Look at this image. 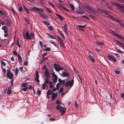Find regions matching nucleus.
Returning a JSON list of instances; mask_svg holds the SVG:
<instances>
[{
    "instance_id": "44",
    "label": "nucleus",
    "mask_w": 124,
    "mask_h": 124,
    "mask_svg": "<svg viewBox=\"0 0 124 124\" xmlns=\"http://www.w3.org/2000/svg\"><path fill=\"white\" fill-rule=\"evenodd\" d=\"M48 29L52 31L53 29L54 28L52 26H49V27H48Z\"/></svg>"
},
{
    "instance_id": "24",
    "label": "nucleus",
    "mask_w": 124,
    "mask_h": 124,
    "mask_svg": "<svg viewBox=\"0 0 124 124\" xmlns=\"http://www.w3.org/2000/svg\"><path fill=\"white\" fill-rule=\"evenodd\" d=\"M18 59L20 63H22V60L21 58V56L19 54L18 55Z\"/></svg>"
},
{
    "instance_id": "8",
    "label": "nucleus",
    "mask_w": 124,
    "mask_h": 124,
    "mask_svg": "<svg viewBox=\"0 0 124 124\" xmlns=\"http://www.w3.org/2000/svg\"><path fill=\"white\" fill-rule=\"evenodd\" d=\"M6 75L7 77L10 79H12L13 78V74L10 71L7 72Z\"/></svg>"
},
{
    "instance_id": "43",
    "label": "nucleus",
    "mask_w": 124,
    "mask_h": 124,
    "mask_svg": "<svg viewBox=\"0 0 124 124\" xmlns=\"http://www.w3.org/2000/svg\"><path fill=\"white\" fill-rule=\"evenodd\" d=\"M103 13L107 15H108V16H110V15H109L108 13V12H107V11H106L105 10L104 11V12Z\"/></svg>"
},
{
    "instance_id": "23",
    "label": "nucleus",
    "mask_w": 124,
    "mask_h": 124,
    "mask_svg": "<svg viewBox=\"0 0 124 124\" xmlns=\"http://www.w3.org/2000/svg\"><path fill=\"white\" fill-rule=\"evenodd\" d=\"M77 12L78 13L80 14H82L83 13V11L81 8H79L78 10L77 11Z\"/></svg>"
},
{
    "instance_id": "59",
    "label": "nucleus",
    "mask_w": 124,
    "mask_h": 124,
    "mask_svg": "<svg viewBox=\"0 0 124 124\" xmlns=\"http://www.w3.org/2000/svg\"><path fill=\"white\" fill-rule=\"evenodd\" d=\"M46 69H48L47 68H46V65H44L42 68V70H46Z\"/></svg>"
},
{
    "instance_id": "48",
    "label": "nucleus",
    "mask_w": 124,
    "mask_h": 124,
    "mask_svg": "<svg viewBox=\"0 0 124 124\" xmlns=\"http://www.w3.org/2000/svg\"><path fill=\"white\" fill-rule=\"evenodd\" d=\"M111 32L112 33H113L115 35L116 37H117V35H118V34H117V33H115L114 31H111Z\"/></svg>"
},
{
    "instance_id": "17",
    "label": "nucleus",
    "mask_w": 124,
    "mask_h": 124,
    "mask_svg": "<svg viewBox=\"0 0 124 124\" xmlns=\"http://www.w3.org/2000/svg\"><path fill=\"white\" fill-rule=\"evenodd\" d=\"M46 34L48 35L47 37L50 38H51L52 39H55V37L54 36L52 35L46 33Z\"/></svg>"
},
{
    "instance_id": "41",
    "label": "nucleus",
    "mask_w": 124,
    "mask_h": 124,
    "mask_svg": "<svg viewBox=\"0 0 124 124\" xmlns=\"http://www.w3.org/2000/svg\"><path fill=\"white\" fill-rule=\"evenodd\" d=\"M28 89V87L27 86H25L23 88V90L24 92H25Z\"/></svg>"
},
{
    "instance_id": "40",
    "label": "nucleus",
    "mask_w": 124,
    "mask_h": 124,
    "mask_svg": "<svg viewBox=\"0 0 124 124\" xmlns=\"http://www.w3.org/2000/svg\"><path fill=\"white\" fill-rule=\"evenodd\" d=\"M96 44H99V45H102L104 44L103 43H102V42H99V41H96Z\"/></svg>"
},
{
    "instance_id": "1",
    "label": "nucleus",
    "mask_w": 124,
    "mask_h": 124,
    "mask_svg": "<svg viewBox=\"0 0 124 124\" xmlns=\"http://www.w3.org/2000/svg\"><path fill=\"white\" fill-rule=\"evenodd\" d=\"M29 10L31 11H36L38 12L40 16L44 18L45 19L47 17V16L45 13L43 9L41 8H39L37 7H34L32 8H30Z\"/></svg>"
},
{
    "instance_id": "22",
    "label": "nucleus",
    "mask_w": 124,
    "mask_h": 124,
    "mask_svg": "<svg viewBox=\"0 0 124 124\" xmlns=\"http://www.w3.org/2000/svg\"><path fill=\"white\" fill-rule=\"evenodd\" d=\"M63 28L64 29V32L67 34V31L68 30V29L67 27V25L65 23L64 24Z\"/></svg>"
},
{
    "instance_id": "14",
    "label": "nucleus",
    "mask_w": 124,
    "mask_h": 124,
    "mask_svg": "<svg viewBox=\"0 0 124 124\" xmlns=\"http://www.w3.org/2000/svg\"><path fill=\"white\" fill-rule=\"evenodd\" d=\"M120 7H119V9H118L121 12L124 13V6L121 5Z\"/></svg>"
},
{
    "instance_id": "18",
    "label": "nucleus",
    "mask_w": 124,
    "mask_h": 124,
    "mask_svg": "<svg viewBox=\"0 0 124 124\" xmlns=\"http://www.w3.org/2000/svg\"><path fill=\"white\" fill-rule=\"evenodd\" d=\"M115 42L119 46L121 47L123 43H122L117 40H115Z\"/></svg>"
},
{
    "instance_id": "61",
    "label": "nucleus",
    "mask_w": 124,
    "mask_h": 124,
    "mask_svg": "<svg viewBox=\"0 0 124 124\" xmlns=\"http://www.w3.org/2000/svg\"><path fill=\"white\" fill-rule=\"evenodd\" d=\"M115 72L117 74H118L120 73V72L119 70H116L115 71Z\"/></svg>"
},
{
    "instance_id": "4",
    "label": "nucleus",
    "mask_w": 124,
    "mask_h": 124,
    "mask_svg": "<svg viewBox=\"0 0 124 124\" xmlns=\"http://www.w3.org/2000/svg\"><path fill=\"white\" fill-rule=\"evenodd\" d=\"M54 66L55 70L58 72H59L60 70H62V68L61 67L59 64H56L55 63L54 64Z\"/></svg>"
},
{
    "instance_id": "37",
    "label": "nucleus",
    "mask_w": 124,
    "mask_h": 124,
    "mask_svg": "<svg viewBox=\"0 0 124 124\" xmlns=\"http://www.w3.org/2000/svg\"><path fill=\"white\" fill-rule=\"evenodd\" d=\"M70 6L71 9L72 10H74V8L73 5L72 4H70Z\"/></svg>"
},
{
    "instance_id": "38",
    "label": "nucleus",
    "mask_w": 124,
    "mask_h": 124,
    "mask_svg": "<svg viewBox=\"0 0 124 124\" xmlns=\"http://www.w3.org/2000/svg\"><path fill=\"white\" fill-rule=\"evenodd\" d=\"M51 92L50 90H49L47 92V95H50L51 94Z\"/></svg>"
},
{
    "instance_id": "27",
    "label": "nucleus",
    "mask_w": 124,
    "mask_h": 124,
    "mask_svg": "<svg viewBox=\"0 0 124 124\" xmlns=\"http://www.w3.org/2000/svg\"><path fill=\"white\" fill-rule=\"evenodd\" d=\"M11 88H10V87H8L7 89V93L8 94L10 95L11 94Z\"/></svg>"
},
{
    "instance_id": "19",
    "label": "nucleus",
    "mask_w": 124,
    "mask_h": 124,
    "mask_svg": "<svg viewBox=\"0 0 124 124\" xmlns=\"http://www.w3.org/2000/svg\"><path fill=\"white\" fill-rule=\"evenodd\" d=\"M7 24L8 26H9L11 25V22L10 19L9 18H7Z\"/></svg>"
},
{
    "instance_id": "29",
    "label": "nucleus",
    "mask_w": 124,
    "mask_h": 124,
    "mask_svg": "<svg viewBox=\"0 0 124 124\" xmlns=\"http://www.w3.org/2000/svg\"><path fill=\"white\" fill-rule=\"evenodd\" d=\"M1 67L2 68H3V67L2 65H3V66H5L6 65V63L2 61H1Z\"/></svg>"
},
{
    "instance_id": "34",
    "label": "nucleus",
    "mask_w": 124,
    "mask_h": 124,
    "mask_svg": "<svg viewBox=\"0 0 124 124\" xmlns=\"http://www.w3.org/2000/svg\"><path fill=\"white\" fill-rule=\"evenodd\" d=\"M49 78H46L45 79V81L44 82V83L46 84L48 83H49V79H48Z\"/></svg>"
},
{
    "instance_id": "11",
    "label": "nucleus",
    "mask_w": 124,
    "mask_h": 124,
    "mask_svg": "<svg viewBox=\"0 0 124 124\" xmlns=\"http://www.w3.org/2000/svg\"><path fill=\"white\" fill-rule=\"evenodd\" d=\"M111 3L112 4L111 5H115L117 7V8L118 9H119V7H120V6H121V4H120V3H118L116 2H115L113 1H111Z\"/></svg>"
},
{
    "instance_id": "32",
    "label": "nucleus",
    "mask_w": 124,
    "mask_h": 124,
    "mask_svg": "<svg viewBox=\"0 0 124 124\" xmlns=\"http://www.w3.org/2000/svg\"><path fill=\"white\" fill-rule=\"evenodd\" d=\"M42 22L47 25H50V23L46 21H43Z\"/></svg>"
},
{
    "instance_id": "46",
    "label": "nucleus",
    "mask_w": 124,
    "mask_h": 124,
    "mask_svg": "<svg viewBox=\"0 0 124 124\" xmlns=\"http://www.w3.org/2000/svg\"><path fill=\"white\" fill-rule=\"evenodd\" d=\"M13 53L15 55L17 56V55L18 54L17 52H16V51L15 50H14L13 51Z\"/></svg>"
},
{
    "instance_id": "2",
    "label": "nucleus",
    "mask_w": 124,
    "mask_h": 124,
    "mask_svg": "<svg viewBox=\"0 0 124 124\" xmlns=\"http://www.w3.org/2000/svg\"><path fill=\"white\" fill-rule=\"evenodd\" d=\"M23 37L27 39H31L34 38V34L33 33H31L30 34L29 31H27L24 35V32H23Z\"/></svg>"
},
{
    "instance_id": "39",
    "label": "nucleus",
    "mask_w": 124,
    "mask_h": 124,
    "mask_svg": "<svg viewBox=\"0 0 124 124\" xmlns=\"http://www.w3.org/2000/svg\"><path fill=\"white\" fill-rule=\"evenodd\" d=\"M44 50L46 51H49L51 50L50 49L49 47H47L46 48H45Z\"/></svg>"
},
{
    "instance_id": "16",
    "label": "nucleus",
    "mask_w": 124,
    "mask_h": 124,
    "mask_svg": "<svg viewBox=\"0 0 124 124\" xmlns=\"http://www.w3.org/2000/svg\"><path fill=\"white\" fill-rule=\"evenodd\" d=\"M0 13L2 15H3L4 17L7 16L6 12L4 10H0Z\"/></svg>"
},
{
    "instance_id": "45",
    "label": "nucleus",
    "mask_w": 124,
    "mask_h": 124,
    "mask_svg": "<svg viewBox=\"0 0 124 124\" xmlns=\"http://www.w3.org/2000/svg\"><path fill=\"white\" fill-rule=\"evenodd\" d=\"M17 44L18 45V46L19 48H20L21 47V46L19 44L18 40H17V41L16 42Z\"/></svg>"
},
{
    "instance_id": "30",
    "label": "nucleus",
    "mask_w": 124,
    "mask_h": 124,
    "mask_svg": "<svg viewBox=\"0 0 124 124\" xmlns=\"http://www.w3.org/2000/svg\"><path fill=\"white\" fill-rule=\"evenodd\" d=\"M117 35V37H118L119 39H121L124 40V37L123 36H122L119 34L116 35Z\"/></svg>"
},
{
    "instance_id": "53",
    "label": "nucleus",
    "mask_w": 124,
    "mask_h": 124,
    "mask_svg": "<svg viewBox=\"0 0 124 124\" xmlns=\"http://www.w3.org/2000/svg\"><path fill=\"white\" fill-rule=\"evenodd\" d=\"M81 16L83 17L84 18H85L86 19H87L88 20H89V18L88 17H87L85 16Z\"/></svg>"
},
{
    "instance_id": "54",
    "label": "nucleus",
    "mask_w": 124,
    "mask_h": 124,
    "mask_svg": "<svg viewBox=\"0 0 124 124\" xmlns=\"http://www.w3.org/2000/svg\"><path fill=\"white\" fill-rule=\"evenodd\" d=\"M58 89V88H53L52 91V92H54L56 90H57Z\"/></svg>"
},
{
    "instance_id": "28",
    "label": "nucleus",
    "mask_w": 124,
    "mask_h": 124,
    "mask_svg": "<svg viewBox=\"0 0 124 124\" xmlns=\"http://www.w3.org/2000/svg\"><path fill=\"white\" fill-rule=\"evenodd\" d=\"M57 76H56L53 77V82L54 83H55L57 81Z\"/></svg>"
},
{
    "instance_id": "21",
    "label": "nucleus",
    "mask_w": 124,
    "mask_h": 124,
    "mask_svg": "<svg viewBox=\"0 0 124 124\" xmlns=\"http://www.w3.org/2000/svg\"><path fill=\"white\" fill-rule=\"evenodd\" d=\"M55 15L57 16L61 21H63L64 19L63 17L60 15L57 14H55Z\"/></svg>"
},
{
    "instance_id": "36",
    "label": "nucleus",
    "mask_w": 124,
    "mask_h": 124,
    "mask_svg": "<svg viewBox=\"0 0 124 124\" xmlns=\"http://www.w3.org/2000/svg\"><path fill=\"white\" fill-rule=\"evenodd\" d=\"M39 45L42 48L43 47V43L41 41H39Z\"/></svg>"
},
{
    "instance_id": "50",
    "label": "nucleus",
    "mask_w": 124,
    "mask_h": 124,
    "mask_svg": "<svg viewBox=\"0 0 124 124\" xmlns=\"http://www.w3.org/2000/svg\"><path fill=\"white\" fill-rule=\"evenodd\" d=\"M50 42L52 44H53V45H54L56 47H57L56 45L55 44L54 42H52L51 41H50Z\"/></svg>"
},
{
    "instance_id": "58",
    "label": "nucleus",
    "mask_w": 124,
    "mask_h": 124,
    "mask_svg": "<svg viewBox=\"0 0 124 124\" xmlns=\"http://www.w3.org/2000/svg\"><path fill=\"white\" fill-rule=\"evenodd\" d=\"M58 31L59 33L61 35H62L63 34L62 31L59 30L58 29Z\"/></svg>"
},
{
    "instance_id": "60",
    "label": "nucleus",
    "mask_w": 124,
    "mask_h": 124,
    "mask_svg": "<svg viewBox=\"0 0 124 124\" xmlns=\"http://www.w3.org/2000/svg\"><path fill=\"white\" fill-rule=\"evenodd\" d=\"M63 90V88L61 87L60 89L59 90V92L60 93H62V92Z\"/></svg>"
},
{
    "instance_id": "55",
    "label": "nucleus",
    "mask_w": 124,
    "mask_h": 124,
    "mask_svg": "<svg viewBox=\"0 0 124 124\" xmlns=\"http://www.w3.org/2000/svg\"><path fill=\"white\" fill-rule=\"evenodd\" d=\"M119 23V25L124 27V23Z\"/></svg>"
},
{
    "instance_id": "10",
    "label": "nucleus",
    "mask_w": 124,
    "mask_h": 124,
    "mask_svg": "<svg viewBox=\"0 0 124 124\" xmlns=\"http://www.w3.org/2000/svg\"><path fill=\"white\" fill-rule=\"evenodd\" d=\"M44 74L46 78H49L50 75L49 73V71L48 69H46V70H45L44 72Z\"/></svg>"
},
{
    "instance_id": "20",
    "label": "nucleus",
    "mask_w": 124,
    "mask_h": 124,
    "mask_svg": "<svg viewBox=\"0 0 124 124\" xmlns=\"http://www.w3.org/2000/svg\"><path fill=\"white\" fill-rule=\"evenodd\" d=\"M42 88L44 90H47L48 87L46 84L44 83L42 85Z\"/></svg>"
},
{
    "instance_id": "47",
    "label": "nucleus",
    "mask_w": 124,
    "mask_h": 124,
    "mask_svg": "<svg viewBox=\"0 0 124 124\" xmlns=\"http://www.w3.org/2000/svg\"><path fill=\"white\" fill-rule=\"evenodd\" d=\"M98 10L100 12L102 13H103L104 11L105 10H104L100 9V8H98Z\"/></svg>"
},
{
    "instance_id": "3",
    "label": "nucleus",
    "mask_w": 124,
    "mask_h": 124,
    "mask_svg": "<svg viewBox=\"0 0 124 124\" xmlns=\"http://www.w3.org/2000/svg\"><path fill=\"white\" fill-rule=\"evenodd\" d=\"M86 8L87 9L90 11L91 13H96V11L94 8L92 7L89 6L88 5H86L85 6Z\"/></svg>"
},
{
    "instance_id": "7",
    "label": "nucleus",
    "mask_w": 124,
    "mask_h": 124,
    "mask_svg": "<svg viewBox=\"0 0 124 124\" xmlns=\"http://www.w3.org/2000/svg\"><path fill=\"white\" fill-rule=\"evenodd\" d=\"M107 58L109 60H112L114 61L115 62L116 61V59L115 58L112 56L108 55L107 56Z\"/></svg>"
},
{
    "instance_id": "33",
    "label": "nucleus",
    "mask_w": 124,
    "mask_h": 124,
    "mask_svg": "<svg viewBox=\"0 0 124 124\" xmlns=\"http://www.w3.org/2000/svg\"><path fill=\"white\" fill-rule=\"evenodd\" d=\"M115 48L116 50L118 51V52L119 53H124L122 51H121L120 49L117 48L116 47H115Z\"/></svg>"
},
{
    "instance_id": "5",
    "label": "nucleus",
    "mask_w": 124,
    "mask_h": 124,
    "mask_svg": "<svg viewBox=\"0 0 124 124\" xmlns=\"http://www.w3.org/2000/svg\"><path fill=\"white\" fill-rule=\"evenodd\" d=\"M74 82L73 79H72L70 81L69 80L67 81L65 84V86L66 87H67L69 85H70L71 87L73 85Z\"/></svg>"
},
{
    "instance_id": "31",
    "label": "nucleus",
    "mask_w": 124,
    "mask_h": 124,
    "mask_svg": "<svg viewBox=\"0 0 124 124\" xmlns=\"http://www.w3.org/2000/svg\"><path fill=\"white\" fill-rule=\"evenodd\" d=\"M18 69L17 68H16L15 69V75L16 76H17L18 73Z\"/></svg>"
},
{
    "instance_id": "25",
    "label": "nucleus",
    "mask_w": 124,
    "mask_h": 124,
    "mask_svg": "<svg viewBox=\"0 0 124 124\" xmlns=\"http://www.w3.org/2000/svg\"><path fill=\"white\" fill-rule=\"evenodd\" d=\"M58 7L61 8L65 10H68V9L66 8L65 7H64L62 6L61 5H59L58 6Z\"/></svg>"
},
{
    "instance_id": "49",
    "label": "nucleus",
    "mask_w": 124,
    "mask_h": 124,
    "mask_svg": "<svg viewBox=\"0 0 124 124\" xmlns=\"http://www.w3.org/2000/svg\"><path fill=\"white\" fill-rule=\"evenodd\" d=\"M52 75L53 77L57 76L55 73L54 72H52Z\"/></svg>"
},
{
    "instance_id": "51",
    "label": "nucleus",
    "mask_w": 124,
    "mask_h": 124,
    "mask_svg": "<svg viewBox=\"0 0 124 124\" xmlns=\"http://www.w3.org/2000/svg\"><path fill=\"white\" fill-rule=\"evenodd\" d=\"M55 119L54 118H53L52 117H51L49 119V120L51 121H55Z\"/></svg>"
},
{
    "instance_id": "52",
    "label": "nucleus",
    "mask_w": 124,
    "mask_h": 124,
    "mask_svg": "<svg viewBox=\"0 0 124 124\" xmlns=\"http://www.w3.org/2000/svg\"><path fill=\"white\" fill-rule=\"evenodd\" d=\"M45 9L46 10H47V11L49 12L50 13H51L52 12L50 10L48 9V8L47 7H46L45 8Z\"/></svg>"
},
{
    "instance_id": "12",
    "label": "nucleus",
    "mask_w": 124,
    "mask_h": 124,
    "mask_svg": "<svg viewBox=\"0 0 124 124\" xmlns=\"http://www.w3.org/2000/svg\"><path fill=\"white\" fill-rule=\"evenodd\" d=\"M62 73L61 76L64 77L70 76V74L68 72H66L65 71L62 72Z\"/></svg>"
},
{
    "instance_id": "13",
    "label": "nucleus",
    "mask_w": 124,
    "mask_h": 124,
    "mask_svg": "<svg viewBox=\"0 0 124 124\" xmlns=\"http://www.w3.org/2000/svg\"><path fill=\"white\" fill-rule=\"evenodd\" d=\"M52 100H54L55 99L57 95V93H53L52 94Z\"/></svg>"
},
{
    "instance_id": "26",
    "label": "nucleus",
    "mask_w": 124,
    "mask_h": 124,
    "mask_svg": "<svg viewBox=\"0 0 124 124\" xmlns=\"http://www.w3.org/2000/svg\"><path fill=\"white\" fill-rule=\"evenodd\" d=\"M107 7L108 8L110 9H111V10H112V8H111V7L112 6V5H110L109 3L107 2L105 3Z\"/></svg>"
},
{
    "instance_id": "6",
    "label": "nucleus",
    "mask_w": 124,
    "mask_h": 124,
    "mask_svg": "<svg viewBox=\"0 0 124 124\" xmlns=\"http://www.w3.org/2000/svg\"><path fill=\"white\" fill-rule=\"evenodd\" d=\"M39 72L38 71H36L35 72L36 77L35 78V81L37 83H39Z\"/></svg>"
},
{
    "instance_id": "42",
    "label": "nucleus",
    "mask_w": 124,
    "mask_h": 124,
    "mask_svg": "<svg viewBox=\"0 0 124 124\" xmlns=\"http://www.w3.org/2000/svg\"><path fill=\"white\" fill-rule=\"evenodd\" d=\"M86 26V25H78V27L81 28H84Z\"/></svg>"
},
{
    "instance_id": "35",
    "label": "nucleus",
    "mask_w": 124,
    "mask_h": 124,
    "mask_svg": "<svg viewBox=\"0 0 124 124\" xmlns=\"http://www.w3.org/2000/svg\"><path fill=\"white\" fill-rule=\"evenodd\" d=\"M49 83L50 84V87L51 89L52 88H53V86L52 85V81H50L49 82Z\"/></svg>"
},
{
    "instance_id": "9",
    "label": "nucleus",
    "mask_w": 124,
    "mask_h": 124,
    "mask_svg": "<svg viewBox=\"0 0 124 124\" xmlns=\"http://www.w3.org/2000/svg\"><path fill=\"white\" fill-rule=\"evenodd\" d=\"M66 109L63 107H61L60 108V111L61 113V115H62L66 112Z\"/></svg>"
},
{
    "instance_id": "56",
    "label": "nucleus",
    "mask_w": 124,
    "mask_h": 124,
    "mask_svg": "<svg viewBox=\"0 0 124 124\" xmlns=\"http://www.w3.org/2000/svg\"><path fill=\"white\" fill-rule=\"evenodd\" d=\"M117 1L119 2H123L124 3V0H116Z\"/></svg>"
},
{
    "instance_id": "62",
    "label": "nucleus",
    "mask_w": 124,
    "mask_h": 124,
    "mask_svg": "<svg viewBox=\"0 0 124 124\" xmlns=\"http://www.w3.org/2000/svg\"><path fill=\"white\" fill-rule=\"evenodd\" d=\"M121 97L123 99L124 98V93H122L121 95Z\"/></svg>"
},
{
    "instance_id": "64",
    "label": "nucleus",
    "mask_w": 124,
    "mask_h": 124,
    "mask_svg": "<svg viewBox=\"0 0 124 124\" xmlns=\"http://www.w3.org/2000/svg\"><path fill=\"white\" fill-rule=\"evenodd\" d=\"M23 10V8L21 7H20L19 8V11H22Z\"/></svg>"
},
{
    "instance_id": "15",
    "label": "nucleus",
    "mask_w": 124,
    "mask_h": 124,
    "mask_svg": "<svg viewBox=\"0 0 124 124\" xmlns=\"http://www.w3.org/2000/svg\"><path fill=\"white\" fill-rule=\"evenodd\" d=\"M109 17L111 18H112L113 20L115 21L116 22H118L119 23H121V21L120 20H119L116 18H114L113 17L111 16H110Z\"/></svg>"
},
{
    "instance_id": "57",
    "label": "nucleus",
    "mask_w": 124,
    "mask_h": 124,
    "mask_svg": "<svg viewBox=\"0 0 124 124\" xmlns=\"http://www.w3.org/2000/svg\"><path fill=\"white\" fill-rule=\"evenodd\" d=\"M41 91L39 90H38L37 91V93L39 95H40L41 93Z\"/></svg>"
},
{
    "instance_id": "63",
    "label": "nucleus",
    "mask_w": 124,
    "mask_h": 124,
    "mask_svg": "<svg viewBox=\"0 0 124 124\" xmlns=\"http://www.w3.org/2000/svg\"><path fill=\"white\" fill-rule=\"evenodd\" d=\"M24 18L25 20L26 21L27 23L29 24V21L27 19V18H26V17H25Z\"/></svg>"
}]
</instances>
